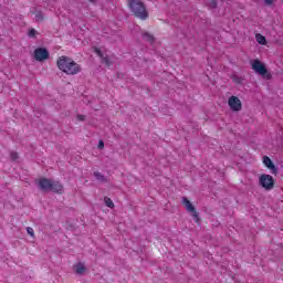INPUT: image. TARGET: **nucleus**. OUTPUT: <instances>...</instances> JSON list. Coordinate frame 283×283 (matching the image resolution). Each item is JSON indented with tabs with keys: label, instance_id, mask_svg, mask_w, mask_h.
<instances>
[{
	"label": "nucleus",
	"instance_id": "nucleus-1",
	"mask_svg": "<svg viewBox=\"0 0 283 283\" xmlns=\"http://www.w3.org/2000/svg\"><path fill=\"white\" fill-rule=\"evenodd\" d=\"M57 67L61 70V72H64V74H78L81 72V65H78L72 57L62 55L57 59Z\"/></svg>",
	"mask_w": 283,
	"mask_h": 283
},
{
	"label": "nucleus",
	"instance_id": "nucleus-2",
	"mask_svg": "<svg viewBox=\"0 0 283 283\" xmlns=\"http://www.w3.org/2000/svg\"><path fill=\"white\" fill-rule=\"evenodd\" d=\"M127 6L133 15L137 19H140L142 21H147V19H149V12L147 11L145 2H142L140 0H127Z\"/></svg>",
	"mask_w": 283,
	"mask_h": 283
},
{
	"label": "nucleus",
	"instance_id": "nucleus-3",
	"mask_svg": "<svg viewBox=\"0 0 283 283\" xmlns=\"http://www.w3.org/2000/svg\"><path fill=\"white\" fill-rule=\"evenodd\" d=\"M38 185V188L40 191H43V193H49V191H52L53 193H63V186L60 181H53L49 178H41L35 181Z\"/></svg>",
	"mask_w": 283,
	"mask_h": 283
},
{
	"label": "nucleus",
	"instance_id": "nucleus-4",
	"mask_svg": "<svg viewBox=\"0 0 283 283\" xmlns=\"http://www.w3.org/2000/svg\"><path fill=\"white\" fill-rule=\"evenodd\" d=\"M252 70H254L256 74H260V76H262V78H265L266 81H271L273 78L271 72L266 70V65L260 60H254L252 62Z\"/></svg>",
	"mask_w": 283,
	"mask_h": 283
},
{
	"label": "nucleus",
	"instance_id": "nucleus-5",
	"mask_svg": "<svg viewBox=\"0 0 283 283\" xmlns=\"http://www.w3.org/2000/svg\"><path fill=\"white\" fill-rule=\"evenodd\" d=\"M259 185H261V187H263V189L271 191V189H273V187H275V180L273 179V176L263 174L260 176Z\"/></svg>",
	"mask_w": 283,
	"mask_h": 283
},
{
	"label": "nucleus",
	"instance_id": "nucleus-6",
	"mask_svg": "<svg viewBox=\"0 0 283 283\" xmlns=\"http://www.w3.org/2000/svg\"><path fill=\"white\" fill-rule=\"evenodd\" d=\"M181 205L186 207V211H188V213H191L195 222H200V217L198 211L196 210V207H193V203H191V201H189L187 197L182 198Z\"/></svg>",
	"mask_w": 283,
	"mask_h": 283
},
{
	"label": "nucleus",
	"instance_id": "nucleus-7",
	"mask_svg": "<svg viewBox=\"0 0 283 283\" xmlns=\"http://www.w3.org/2000/svg\"><path fill=\"white\" fill-rule=\"evenodd\" d=\"M34 59L39 62L48 61L50 59V51L45 48H38L34 50Z\"/></svg>",
	"mask_w": 283,
	"mask_h": 283
},
{
	"label": "nucleus",
	"instance_id": "nucleus-8",
	"mask_svg": "<svg viewBox=\"0 0 283 283\" xmlns=\"http://www.w3.org/2000/svg\"><path fill=\"white\" fill-rule=\"evenodd\" d=\"M228 104L232 112H240L242 109V102L237 96H231L228 99Z\"/></svg>",
	"mask_w": 283,
	"mask_h": 283
},
{
	"label": "nucleus",
	"instance_id": "nucleus-9",
	"mask_svg": "<svg viewBox=\"0 0 283 283\" xmlns=\"http://www.w3.org/2000/svg\"><path fill=\"white\" fill-rule=\"evenodd\" d=\"M263 165H265V167L270 169L274 176L277 175V167H275V164H273V160H271V157L264 156Z\"/></svg>",
	"mask_w": 283,
	"mask_h": 283
},
{
	"label": "nucleus",
	"instance_id": "nucleus-10",
	"mask_svg": "<svg viewBox=\"0 0 283 283\" xmlns=\"http://www.w3.org/2000/svg\"><path fill=\"white\" fill-rule=\"evenodd\" d=\"M142 39L144 41H146L147 43H149L150 45H153V43H155V41H156V38L154 36V34H151L149 32H143Z\"/></svg>",
	"mask_w": 283,
	"mask_h": 283
},
{
	"label": "nucleus",
	"instance_id": "nucleus-11",
	"mask_svg": "<svg viewBox=\"0 0 283 283\" xmlns=\"http://www.w3.org/2000/svg\"><path fill=\"white\" fill-rule=\"evenodd\" d=\"M74 271L77 275H84L87 268L83 263H77L74 265Z\"/></svg>",
	"mask_w": 283,
	"mask_h": 283
},
{
	"label": "nucleus",
	"instance_id": "nucleus-12",
	"mask_svg": "<svg viewBox=\"0 0 283 283\" xmlns=\"http://www.w3.org/2000/svg\"><path fill=\"white\" fill-rule=\"evenodd\" d=\"M94 177L96 178V180H99L101 182H107V178H105V176L98 171L94 172Z\"/></svg>",
	"mask_w": 283,
	"mask_h": 283
},
{
	"label": "nucleus",
	"instance_id": "nucleus-13",
	"mask_svg": "<svg viewBox=\"0 0 283 283\" xmlns=\"http://www.w3.org/2000/svg\"><path fill=\"white\" fill-rule=\"evenodd\" d=\"M256 41L260 45H266V38L260 33L256 34Z\"/></svg>",
	"mask_w": 283,
	"mask_h": 283
},
{
	"label": "nucleus",
	"instance_id": "nucleus-14",
	"mask_svg": "<svg viewBox=\"0 0 283 283\" xmlns=\"http://www.w3.org/2000/svg\"><path fill=\"white\" fill-rule=\"evenodd\" d=\"M104 202H105L106 207H108V209H114V201H112V199L109 197H105Z\"/></svg>",
	"mask_w": 283,
	"mask_h": 283
},
{
	"label": "nucleus",
	"instance_id": "nucleus-15",
	"mask_svg": "<svg viewBox=\"0 0 283 283\" xmlns=\"http://www.w3.org/2000/svg\"><path fill=\"white\" fill-rule=\"evenodd\" d=\"M35 19H36V21H43V12L38 11V12L35 13Z\"/></svg>",
	"mask_w": 283,
	"mask_h": 283
},
{
	"label": "nucleus",
	"instance_id": "nucleus-16",
	"mask_svg": "<svg viewBox=\"0 0 283 283\" xmlns=\"http://www.w3.org/2000/svg\"><path fill=\"white\" fill-rule=\"evenodd\" d=\"M27 233L31 235V238H34V229H32L31 227L27 228Z\"/></svg>",
	"mask_w": 283,
	"mask_h": 283
},
{
	"label": "nucleus",
	"instance_id": "nucleus-17",
	"mask_svg": "<svg viewBox=\"0 0 283 283\" xmlns=\"http://www.w3.org/2000/svg\"><path fill=\"white\" fill-rule=\"evenodd\" d=\"M210 8H212V10H216V8H218V1L211 0L210 1Z\"/></svg>",
	"mask_w": 283,
	"mask_h": 283
},
{
	"label": "nucleus",
	"instance_id": "nucleus-18",
	"mask_svg": "<svg viewBox=\"0 0 283 283\" xmlns=\"http://www.w3.org/2000/svg\"><path fill=\"white\" fill-rule=\"evenodd\" d=\"M29 36H31V38L36 36V30H35V29H31V30L29 31Z\"/></svg>",
	"mask_w": 283,
	"mask_h": 283
},
{
	"label": "nucleus",
	"instance_id": "nucleus-19",
	"mask_svg": "<svg viewBox=\"0 0 283 283\" xmlns=\"http://www.w3.org/2000/svg\"><path fill=\"white\" fill-rule=\"evenodd\" d=\"M18 159H19V154L11 153V160H18Z\"/></svg>",
	"mask_w": 283,
	"mask_h": 283
},
{
	"label": "nucleus",
	"instance_id": "nucleus-20",
	"mask_svg": "<svg viewBox=\"0 0 283 283\" xmlns=\"http://www.w3.org/2000/svg\"><path fill=\"white\" fill-rule=\"evenodd\" d=\"M95 52L97 56H103V51H101V49H95Z\"/></svg>",
	"mask_w": 283,
	"mask_h": 283
},
{
	"label": "nucleus",
	"instance_id": "nucleus-21",
	"mask_svg": "<svg viewBox=\"0 0 283 283\" xmlns=\"http://www.w3.org/2000/svg\"><path fill=\"white\" fill-rule=\"evenodd\" d=\"M265 6H273V0H264Z\"/></svg>",
	"mask_w": 283,
	"mask_h": 283
},
{
	"label": "nucleus",
	"instance_id": "nucleus-22",
	"mask_svg": "<svg viewBox=\"0 0 283 283\" xmlns=\"http://www.w3.org/2000/svg\"><path fill=\"white\" fill-rule=\"evenodd\" d=\"M98 149H103V147H105V143H103V140H101L99 143H98Z\"/></svg>",
	"mask_w": 283,
	"mask_h": 283
},
{
	"label": "nucleus",
	"instance_id": "nucleus-23",
	"mask_svg": "<svg viewBox=\"0 0 283 283\" xmlns=\"http://www.w3.org/2000/svg\"><path fill=\"white\" fill-rule=\"evenodd\" d=\"M77 120H81V122L85 120V115H77Z\"/></svg>",
	"mask_w": 283,
	"mask_h": 283
},
{
	"label": "nucleus",
	"instance_id": "nucleus-24",
	"mask_svg": "<svg viewBox=\"0 0 283 283\" xmlns=\"http://www.w3.org/2000/svg\"><path fill=\"white\" fill-rule=\"evenodd\" d=\"M90 3H96L97 0H87Z\"/></svg>",
	"mask_w": 283,
	"mask_h": 283
}]
</instances>
